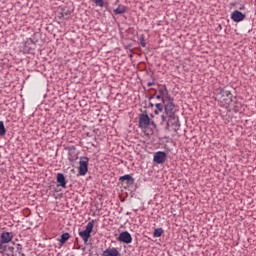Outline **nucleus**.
Returning <instances> with one entry per match:
<instances>
[{"instance_id": "obj_9", "label": "nucleus", "mask_w": 256, "mask_h": 256, "mask_svg": "<svg viewBox=\"0 0 256 256\" xmlns=\"http://www.w3.org/2000/svg\"><path fill=\"white\" fill-rule=\"evenodd\" d=\"M0 240L2 241V245L11 243L13 241V232L3 231L0 235Z\"/></svg>"}, {"instance_id": "obj_21", "label": "nucleus", "mask_w": 256, "mask_h": 256, "mask_svg": "<svg viewBox=\"0 0 256 256\" xmlns=\"http://www.w3.org/2000/svg\"><path fill=\"white\" fill-rule=\"evenodd\" d=\"M12 256H25V253L21 250V248H17L14 254Z\"/></svg>"}, {"instance_id": "obj_26", "label": "nucleus", "mask_w": 256, "mask_h": 256, "mask_svg": "<svg viewBox=\"0 0 256 256\" xmlns=\"http://www.w3.org/2000/svg\"><path fill=\"white\" fill-rule=\"evenodd\" d=\"M240 9H245V6H243L242 8H240Z\"/></svg>"}, {"instance_id": "obj_17", "label": "nucleus", "mask_w": 256, "mask_h": 256, "mask_svg": "<svg viewBox=\"0 0 256 256\" xmlns=\"http://www.w3.org/2000/svg\"><path fill=\"white\" fill-rule=\"evenodd\" d=\"M69 237H70L69 233H67V232L63 233L60 238L61 245H65V243H67V241H69Z\"/></svg>"}, {"instance_id": "obj_19", "label": "nucleus", "mask_w": 256, "mask_h": 256, "mask_svg": "<svg viewBox=\"0 0 256 256\" xmlns=\"http://www.w3.org/2000/svg\"><path fill=\"white\" fill-rule=\"evenodd\" d=\"M163 235V228H157L153 232L154 237H161Z\"/></svg>"}, {"instance_id": "obj_5", "label": "nucleus", "mask_w": 256, "mask_h": 256, "mask_svg": "<svg viewBox=\"0 0 256 256\" xmlns=\"http://www.w3.org/2000/svg\"><path fill=\"white\" fill-rule=\"evenodd\" d=\"M87 171H89V157L87 156L80 157L79 175L83 177L87 175Z\"/></svg>"}, {"instance_id": "obj_12", "label": "nucleus", "mask_w": 256, "mask_h": 256, "mask_svg": "<svg viewBox=\"0 0 256 256\" xmlns=\"http://www.w3.org/2000/svg\"><path fill=\"white\" fill-rule=\"evenodd\" d=\"M120 183H124L126 181L127 185H134L135 184V178H132L131 175L126 174L124 176H121L119 178Z\"/></svg>"}, {"instance_id": "obj_18", "label": "nucleus", "mask_w": 256, "mask_h": 256, "mask_svg": "<svg viewBox=\"0 0 256 256\" xmlns=\"http://www.w3.org/2000/svg\"><path fill=\"white\" fill-rule=\"evenodd\" d=\"M7 133V129H5V123L3 121H0V136L5 135Z\"/></svg>"}, {"instance_id": "obj_14", "label": "nucleus", "mask_w": 256, "mask_h": 256, "mask_svg": "<svg viewBox=\"0 0 256 256\" xmlns=\"http://www.w3.org/2000/svg\"><path fill=\"white\" fill-rule=\"evenodd\" d=\"M124 13H127V6L119 4L116 9H114L115 15H123Z\"/></svg>"}, {"instance_id": "obj_1", "label": "nucleus", "mask_w": 256, "mask_h": 256, "mask_svg": "<svg viewBox=\"0 0 256 256\" xmlns=\"http://www.w3.org/2000/svg\"><path fill=\"white\" fill-rule=\"evenodd\" d=\"M175 113H177V109H175L174 104L166 107L165 114L161 115L160 125H162L166 131H169L171 127L173 131H179V127H181V125L179 124V116L175 115Z\"/></svg>"}, {"instance_id": "obj_22", "label": "nucleus", "mask_w": 256, "mask_h": 256, "mask_svg": "<svg viewBox=\"0 0 256 256\" xmlns=\"http://www.w3.org/2000/svg\"><path fill=\"white\" fill-rule=\"evenodd\" d=\"M156 95V99H161L162 103H163V96H161V94H155Z\"/></svg>"}, {"instance_id": "obj_6", "label": "nucleus", "mask_w": 256, "mask_h": 256, "mask_svg": "<svg viewBox=\"0 0 256 256\" xmlns=\"http://www.w3.org/2000/svg\"><path fill=\"white\" fill-rule=\"evenodd\" d=\"M149 125H151V118L147 114L139 115V127L140 129H148Z\"/></svg>"}, {"instance_id": "obj_20", "label": "nucleus", "mask_w": 256, "mask_h": 256, "mask_svg": "<svg viewBox=\"0 0 256 256\" xmlns=\"http://www.w3.org/2000/svg\"><path fill=\"white\" fill-rule=\"evenodd\" d=\"M97 7H105V1L103 0H92Z\"/></svg>"}, {"instance_id": "obj_27", "label": "nucleus", "mask_w": 256, "mask_h": 256, "mask_svg": "<svg viewBox=\"0 0 256 256\" xmlns=\"http://www.w3.org/2000/svg\"><path fill=\"white\" fill-rule=\"evenodd\" d=\"M151 124H152V125H155V123H154V122H151Z\"/></svg>"}, {"instance_id": "obj_4", "label": "nucleus", "mask_w": 256, "mask_h": 256, "mask_svg": "<svg viewBox=\"0 0 256 256\" xmlns=\"http://www.w3.org/2000/svg\"><path fill=\"white\" fill-rule=\"evenodd\" d=\"M93 223H95L94 220H92L86 225V228L84 231L79 232V235L85 244L89 242V239L91 238V233H93V227H94Z\"/></svg>"}, {"instance_id": "obj_11", "label": "nucleus", "mask_w": 256, "mask_h": 256, "mask_svg": "<svg viewBox=\"0 0 256 256\" xmlns=\"http://www.w3.org/2000/svg\"><path fill=\"white\" fill-rule=\"evenodd\" d=\"M56 181L62 187V189H67V179L65 178V174L58 173L56 176Z\"/></svg>"}, {"instance_id": "obj_8", "label": "nucleus", "mask_w": 256, "mask_h": 256, "mask_svg": "<svg viewBox=\"0 0 256 256\" xmlns=\"http://www.w3.org/2000/svg\"><path fill=\"white\" fill-rule=\"evenodd\" d=\"M118 241H120V243H126V245H129V243H133V237L128 231H124L119 234Z\"/></svg>"}, {"instance_id": "obj_3", "label": "nucleus", "mask_w": 256, "mask_h": 256, "mask_svg": "<svg viewBox=\"0 0 256 256\" xmlns=\"http://www.w3.org/2000/svg\"><path fill=\"white\" fill-rule=\"evenodd\" d=\"M158 94L163 97V104L165 108L175 105V100L173 97H171V95H169V90H167V87L163 86L159 88Z\"/></svg>"}, {"instance_id": "obj_16", "label": "nucleus", "mask_w": 256, "mask_h": 256, "mask_svg": "<svg viewBox=\"0 0 256 256\" xmlns=\"http://www.w3.org/2000/svg\"><path fill=\"white\" fill-rule=\"evenodd\" d=\"M156 109L154 110L155 115H159V113H163V109L165 112V104L162 103H156L155 104Z\"/></svg>"}, {"instance_id": "obj_15", "label": "nucleus", "mask_w": 256, "mask_h": 256, "mask_svg": "<svg viewBox=\"0 0 256 256\" xmlns=\"http://www.w3.org/2000/svg\"><path fill=\"white\" fill-rule=\"evenodd\" d=\"M66 151H68L69 161H75V146L67 147Z\"/></svg>"}, {"instance_id": "obj_13", "label": "nucleus", "mask_w": 256, "mask_h": 256, "mask_svg": "<svg viewBox=\"0 0 256 256\" xmlns=\"http://www.w3.org/2000/svg\"><path fill=\"white\" fill-rule=\"evenodd\" d=\"M102 256H119L117 248H108L103 251Z\"/></svg>"}, {"instance_id": "obj_7", "label": "nucleus", "mask_w": 256, "mask_h": 256, "mask_svg": "<svg viewBox=\"0 0 256 256\" xmlns=\"http://www.w3.org/2000/svg\"><path fill=\"white\" fill-rule=\"evenodd\" d=\"M153 161L154 163H157V165H163V163L167 161V153L163 151L154 153Z\"/></svg>"}, {"instance_id": "obj_25", "label": "nucleus", "mask_w": 256, "mask_h": 256, "mask_svg": "<svg viewBox=\"0 0 256 256\" xmlns=\"http://www.w3.org/2000/svg\"><path fill=\"white\" fill-rule=\"evenodd\" d=\"M153 85H155V83H153V82H148L147 83V87H153Z\"/></svg>"}, {"instance_id": "obj_24", "label": "nucleus", "mask_w": 256, "mask_h": 256, "mask_svg": "<svg viewBox=\"0 0 256 256\" xmlns=\"http://www.w3.org/2000/svg\"><path fill=\"white\" fill-rule=\"evenodd\" d=\"M140 45H141L142 47H145V46H146L144 39L141 40Z\"/></svg>"}, {"instance_id": "obj_10", "label": "nucleus", "mask_w": 256, "mask_h": 256, "mask_svg": "<svg viewBox=\"0 0 256 256\" xmlns=\"http://www.w3.org/2000/svg\"><path fill=\"white\" fill-rule=\"evenodd\" d=\"M231 19L232 21H234L235 23H240V21H243L245 19V14H242L240 11L235 10L234 12H232L231 14Z\"/></svg>"}, {"instance_id": "obj_23", "label": "nucleus", "mask_w": 256, "mask_h": 256, "mask_svg": "<svg viewBox=\"0 0 256 256\" xmlns=\"http://www.w3.org/2000/svg\"><path fill=\"white\" fill-rule=\"evenodd\" d=\"M223 29V26L221 24H218L216 31H221Z\"/></svg>"}, {"instance_id": "obj_2", "label": "nucleus", "mask_w": 256, "mask_h": 256, "mask_svg": "<svg viewBox=\"0 0 256 256\" xmlns=\"http://www.w3.org/2000/svg\"><path fill=\"white\" fill-rule=\"evenodd\" d=\"M217 97L222 107H229V105H231V103L233 102V95L231 94V92L225 89H220V92L217 95Z\"/></svg>"}]
</instances>
